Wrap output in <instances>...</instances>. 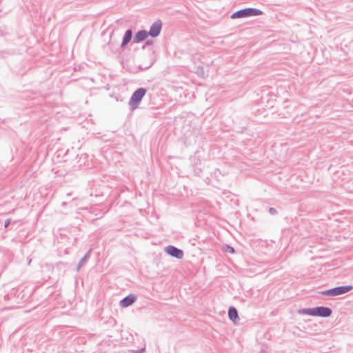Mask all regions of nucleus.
<instances>
[{
	"label": "nucleus",
	"mask_w": 353,
	"mask_h": 353,
	"mask_svg": "<svg viewBox=\"0 0 353 353\" xmlns=\"http://www.w3.org/2000/svg\"><path fill=\"white\" fill-rule=\"evenodd\" d=\"M299 314L327 318L331 316L332 310L325 306H317L311 308H303L298 310Z\"/></svg>",
	"instance_id": "nucleus-1"
},
{
	"label": "nucleus",
	"mask_w": 353,
	"mask_h": 353,
	"mask_svg": "<svg viewBox=\"0 0 353 353\" xmlns=\"http://www.w3.org/2000/svg\"><path fill=\"white\" fill-rule=\"evenodd\" d=\"M263 12L258 8H246L234 12L231 16V19L245 18L249 17L260 16Z\"/></svg>",
	"instance_id": "nucleus-2"
},
{
	"label": "nucleus",
	"mask_w": 353,
	"mask_h": 353,
	"mask_svg": "<svg viewBox=\"0 0 353 353\" xmlns=\"http://www.w3.org/2000/svg\"><path fill=\"white\" fill-rule=\"evenodd\" d=\"M146 92L145 88H140L133 92L128 103L132 110H135L138 107Z\"/></svg>",
	"instance_id": "nucleus-3"
},
{
	"label": "nucleus",
	"mask_w": 353,
	"mask_h": 353,
	"mask_svg": "<svg viewBox=\"0 0 353 353\" xmlns=\"http://www.w3.org/2000/svg\"><path fill=\"white\" fill-rule=\"evenodd\" d=\"M165 252L171 256L181 259L183 257V252L173 245H168L165 248Z\"/></svg>",
	"instance_id": "nucleus-4"
},
{
	"label": "nucleus",
	"mask_w": 353,
	"mask_h": 353,
	"mask_svg": "<svg viewBox=\"0 0 353 353\" xmlns=\"http://www.w3.org/2000/svg\"><path fill=\"white\" fill-rule=\"evenodd\" d=\"M162 28V22L160 19L156 20L150 26L148 32L152 37H157L159 35Z\"/></svg>",
	"instance_id": "nucleus-5"
},
{
	"label": "nucleus",
	"mask_w": 353,
	"mask_h": 353,
	"mask_svg": "<svg viewBox=\"0 0 353 353\" xmlns=\"http://www.w3.org/2000/svg\"><path fill=\"white\" fill-rule=\"evenodd\" d=\"M352 289V285H341L331 288L332 297L346 294Z\"/></svg>",
	"instance_id": "nucleus-6"
},
{
	"label": "nucleus",
	"mask_w": 353,
	"mask_h": 353,
	"mask_svg": "<svg viewBox=\"0 0 353 353\" xmlns=\"http://www.w3.org/2000/svg\"><path fill=\"white\" fill-rule=\"evenodd\" d=\"M228 318L234 323L236 324L240 321L239 313L236 308L234 306H230L228 312Z\"/></svg>",
	"instance_id": "nucleus-7"
},
{
	"label": "nucleus",
	"mask_w": 353,
	"mask_h": 353,
	"mask_svg": "<svg viewBox=\"0 0 353 353\" xmlns=\"http://www.w3.org/2000/svg\"><path fill=\"white\" fill-rule=\"evenodd\" d=\"M136 299L137 296L134 294H129L121 300L120 305L122 307H127L134 303Z\"/></svg>",
	"instance_id": "nucleus-8"
},
{
	"label": "nucleus",
	"mask_w": 353,
	"mask_h": 353,
	"mask_svg": "<svg viewBox=\"0 0 353 353\" xmlns=\"http://www.w3.org/2000/svg\"><path fill=\"white\" fill-rule=\"evenodd\" d=\"M148 35L149 33L146 30H139L136 33L134 37V42L139 43L140 41H142L145 40Z\"/></svg>",
	"instance_id": "nucleus-9"
},
{
	"label": "nucleus",
	"mask_w": 353,
	"mask_h": 353,
	"mask_svg": "<svg viewBox=\"0 0 353 353\" xmlns=\"http://www.w3.org/2000/svg\"><path fill=\"white\" fill-rule=\"evenodd\" d=\"M132 37V30H126L125 32V34L123 36L121 47L124 48L130 41Z\"/></svg>",
	"instance_id": "nucleus-10"
},
{
	"label": "nucleus",
	"mask_w": 353,
	"mask_h": 353,
	"mask_svg": "<svg viewBox=\"0 0 353 353\" xmlns=\"http://www.w3.org/2000/svg\"><path fill=\"white\" fill-rule=\"evenodd\" d=\"M222 252L234 254L235 252V250L233 247H232L229 245L225 244V245H222Z\"/></svg>",
	"instance_id": "nucleus-11"
},
{
	"label": "nucleus",
	"mask_w": 353,
	"mask_h": 353,
	"mask_svg": "<svg viewBox=\"0 0 353 353\" xmlns=\"http://www.w3.org/2000/svg\"><path fill=\"white\" fill-rule=\"evenodd\" d=\"M319 294H321V295H323V296H327L332 297V290L331 289H328V290H323V291L319 292Z\"/></svg>",
	"instance_id": "nucleus-12"
},
{
	"label": "nucleus",
	"mask_w": 353,
	"mask_h": 353,
	"mask_svg": "<svg viewBox=\"0 0 353 353\" xmlns=\"http://www.w3.org/2000/svg\"><path fill=\"white\" fill-rule=\"evenodd\" d=\"M90 252H91V250H90L84 256H83L81 260H80V263H84L87 259L90 256Z\"/></svg>",
	"instance_id": "nucleus-13"
},
{
	"label": "nucleus",
	"mask_w": 353,
	"mask_h": 353,
	"mask_svg": "<svg viewBox=\"0 0 353 353\" xmlns=\"http://www.w3.org/2000/svg\"><path fill=\"white\" fill-rule=\"evenodd\" d=\"M269 213L272 215H276V214H277L278 212L274 208H270Z\"/></svg>",
	"instance_id": "nucleus-14"
},
{
	"label": "nucleus",
	"mask_w": 353,
	"mask_h": 353,
	"mask_svg": "<svg viewBox=\"0 0 353 353\" xmlns=\"http://www.w3.org/2000/svg\"><path fill=\"white\" fill-rule=\"evenodd\" d=\"M152 43H153V41H152V40H148L145 42V44L148 45V46L152 45Z\"/></svg>",
	"instance_id": "nucleus-15"
},
{
	"label": "nucleus",
	"mask_w": 353,
	"mask_h": 353,
	"mask_svg": "<svg viewBox=\"0 0 353 353\" xmlns=\"http://www.w3.org/2000/svg\"><path fill=\"white\" fill-rule=\"evenodd\" d=\"M10 219H7L6 221H5V224H4V226L6 228L8 227V225L10 224Z\"/></svg>",
	"instance_id": "nucleus-16"
},
{
	"label": "nucleus",
	"mask_w": 353,
	"mask_h": 353,
	"mask_svg": "<svg viewBox=\"0 0 353 353\" xmlns=\"http://www.w3.org/2000/svg\"><path fill=\"white\" fill-rule=\"evenodd\" d=\"M82 265H83V263H80V262L78 263L77 267V270H79V269L81 268Z\"/></svg>",
	"instance_id": "nucleus-17"
},
{
	"label": "nucleus",
	"mask_w": 353,
	"mask_h": 353,
	"mask_svg": "<svg viewBox=\"0 0 353 353\" xmlns=\"http://www.w3.org/2000/svg\"><path fill=\"white\" fill-rule=\"evenodd\" d=\"M144 350H145V349H144V348H142V349L140 350V352H139V353H142Z\"/></svg>",
	"instance_id": "nucleus-18"
},
{
	"label": "nucleus",
	"mask_w": 353,
	"mask_h": 353,
	"mask_svg": "<svg viewBox=\"0 0 353 353\" xmlns=\"http://www.w3.org/2000/svg\"><path fill=\"white\" fill-rule=\"evenodd\" d=\"M66 205V203L65 202H63L62 203V205Z\"/></svg>",
	"instance_id": "nucleus-19"
},
{
	"label": "nucleus",
	"mask_w": 353,
	"mask_h": 353,
	"mask_svg": "<svg viewBox=\"0 0 353 353\" xmlns=\"http://www.w3.org/2000/svg\"><path fill=\"white\" fill-rule=\"evenodd\" d=\"M74 201H75V199H74L72 200V202L74 203Z\"/></svg>",
	"instance_id": "nucleus-20"
}]
</instances>
